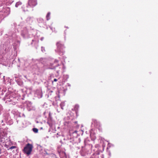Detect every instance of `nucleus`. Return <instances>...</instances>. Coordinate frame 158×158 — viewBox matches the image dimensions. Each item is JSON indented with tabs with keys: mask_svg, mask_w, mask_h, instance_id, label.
Listing matches in <instances>:
<instances>
[{
	"mask_svg": "<svg viewBox=\"0 0 158 158\" xmlns=\"http://www.w3.org/2000/svg\"><path fill=\"white\" fill-rule=\"evenodd\" d=\"M33 146L32 144L29 143H27L23 150V152L24 153L27 155H29L31 153L32 151Z\"/></svg>",
	"mask_w": 158,
	"mask_h": 158,
	"instance_id": "1",
	"label": "nucleus"
},
{
	"mask_svg": "<svg viewBox=\"0 0 158 158\" xmlns=\"http://www.w3.org/2000/svg\"><path fill=\"white\" fill-rule=\"evenodd\" d=\"M56 46L57 47V50L58 51L62 52H64V45L61 44L60 42H58L56 43Z\"/></svg>",
	"mask_w": 158,
	"mask_h": 158,
	"instance_id": "2",
	"label": "nucleus"
},
{
	"mask_svg": "<svg viewBox=\"0 0 158 158\" xmlns=\"http://www.w3.org/2000/svg\"><path fill=\"white\" fill-rule=\"evenodd\" d=\"M37 4V0H29L28 4L30 6H33Z\"/></svg>",
	"mask_w": 158,
	"mask_h": 158,
	"instance_id": "3",
	"label": "nucleus"
},
{
	"mask_svg": "<svg viewBox=\"0 0 158 158\" xmlns=\"http://www.w3.org/2000/svg\"><path fill=\"white\" fill-rule=\"evenodd\" d=\"M22 4V3L20 2H18L15 4V6L18 7L19 6L21 5Z\"/></svg>",
	"mask_w": 158,
	"mask_h": 158,
	"instance_id": "4",
	"label": "nucleus"
},
{
	"mask_svg": "<svg viewBox=\"0 0 158 158\" xmlns=\"http://www.w3.org/2000/svg\"><path fill=\"white\" fill-rule=\"evenodd\" d=\"M33 131L35 133H37L38 131V130L36 128H33L32 129Z\"/></svg>",
	"mask_w": 158,
	"mask_h": 158,
	"instance_id": "5",
	"label": "nucleus"
},
{
	"mask_svg": "<svg viewBox=\"0 0 158 158\" xmlns=\"http://www.w3.org/2000/svg\"><path fill=\"white\" fill-rule=\"evenodd\" d=\"M41 51L43 53H45L46 52V50L45 49V48L44 47H41Z\"/></svg>",
	"mask_w": 158,
	"mask_h": 158,
	"instance_id": "6",
	"label": "nucleus"
},
{
	"mask_svg": "<svg viewBox=\"0 0 158 158\" xmlns=\"http://www.w3.org/2000/svg\"><path fill=\"white\" fill-rule=\"evenodd\" d=\"M50 13L49 12L48 13L47 15H46V18L47 20H48L49 19V17L50 16Z\"/></svg>",
	"mask_w": 158,
	"mask_h": 158,
	"instance_id": "7",
	"label": "nucleus"
},
{
	"mask_svg": "<svg viewBox=\"0 0 158 158\" xmlns=\"http://www.w3.org/2000/svg\"><path fill=\"white\" fill-rule=\"evenodd\" d=\"M16 148V147L15 146H12L10 147L9 149H8V150H9V149H12Z\"/></svg>",
	"mask_w": 158,
	"mask_h": 158,
	"instance_id": "8",
	"label": "nucleus"
},
{
	"mask_svg": "<svg viewBox=\"0 0 158 158\" xmlns=\"http://www.w3.org/2000/svg\"><path fill=\"white\" fill-rule=\"evenodd\" d=\"M64 103H61L60 104V106L61 107V108L63 110V107L64 106Z\"/></svg>",
	"mask_w": 158,
	"mask_h": 158,
	"instance_id": "9",
	"label": "nucleus"
},
{
	"mask_svg": "<svg viewBox=\"0 0 158 158\" xmlns=\"http://www.w3.org/2000/svg\"><path fill=\"white\" fill-rule=\"evenodd\" d=\"M78 108V106L77 105H75V106L74 109L75 110H77Z\"/></svg>",
	"mask_w": 158,
	"mask_h": 158,
	"instance_id": "10",
	"label": "nucleus"
},
{
	"mask_svg": "<svg viewBox=\"0 0 158 158\" xmlns=\"http://www.w3.org/2000/svg\"><path fill=\"white\" fill-rule=\"evenodd\" d=\"M57 80L55 78L54 79L53 81L56 82L57 81Z\"/></svg>",
	"mask_w": 158,
	"mask_h": 158,
	"instance_id": "11",
	"label": "nucleus"
},
{
	"mask_svg": "<svg viewBox=\"0 0 158 158\" xmlns=\"http://www.w3.org/2000/svg\"><path fill=\"white\" fill-rule=\"evenodd\" d=\"M49 116L50 117H51V113L50 112H49Z\"/></svg>",
	"mask_w": 158,
	"mask_h": 158,
	"instance_id": "12",
	"label": "nucleus"
},
{
	"mask_svg": "<svg viewBox=\"0 0 158 158\" xmlns=\"http://www.w3.org/2000/svg\"><path fill=\"white\" fill-rule=\"evenodd\" d=\"M77 131H75L73 133H77Z\"/></svg>",
	"mask_w": 158,
	"mask_h": 158,
	"instance_id": "13",
	"label": "nucleus"
},
{
	"mask_svg": "<svg viewBox=\"0 0 158 158\" xmlns=\"http://www.w3.org/2000/svg\"><path fill=\"white\" fill-rule=\"evenodd\" d=\"M2 153L1 152V149H0V154H1Z\"/></svg>",
	"mask_w": 158,
	"mask_h": 158,
	"instance_id": "14",
	"label": "nucleus"
},
{
	"mask_svg": "<svg viewBox=\"0 0 158 158\" xmlns=\"http://www.w3.org/2000/svg\"><path fill=\"white\" fill-rule=\"evenodd\" d=\"M43 40V38H41V40Z\"/></svg>",
	"mask_w": 158,
	"mask_h": 158,
	"instance_id": "15",
	"label": "nucleus"
},
{
	"mask_svg": "<svg viewBox=\"0 0 158 158\" xmlns=\"http://www.w3.org/2000/svg\"><path fill=\"white\" fill-rule=\"evenodd\" d=\"M6 148H7L8 146H7V145H6Z\"/></svg>",
	"mask_w": 158,
	"mask_h": 158,
	"instance_id": "16",
	"label": "nucleus"
},
{
	"mask_svg": "<svg viewBox=\"0 0 158 158\" xmlns=\"http://www.w3.org/2000/svg\"><path fill=\"white\" fill-rule=\"evenodd\" d=\"M6 148H7L8 146H7V145H6Z\"/></svg>",
	"mask_w": 158,
	"mask_h": 158,
	"instance_id": "17",
	"label": "nucleus"
}]
</instances>
